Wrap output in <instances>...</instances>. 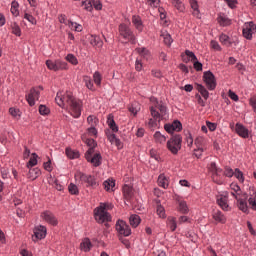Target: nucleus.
Instances as JSON below:
<instances>
[{"instance_id": "50", "label": "nucleus", "mask_w": 256, "mask_h": 256, "mask_svg": "<svg viewBox=\"0 0 256 256\" xmlns=\"http://www.w3.org/2000/svg\"><path fill=\"white\" fill-rule=\"evenodd\" d=\"M87 123L90 125V127H96L99 120L94 115H90L87 117Z\"/></svg>"}, {"instance_id": "42", "label": "nucleus", "mask_w": 256, "mask_h": 256, "mask_svg": "<svg viewBox=\"0 0 256 256\" xmlns=\"http://www.w3.org/2000/svg\"><path fill=\"white\" fill-rule=\"evenodd\" d=\"M178 210H179L180 213H182L183 215H187V214L189 213V207L187 206V202H185V201H180V202H179Z\"/></svg>"}, {"instance_id": "45", "label": "nucleus", "mask_w": 256, "mask_h": 256, "mask_svg": "<svg viewBox=\"0 0 256 256\" xmlns=\"http://www.w3.org/2000/svg\"><path fill=\"white\" fill-rule=\"evenodd\" d=\"M172 5L173 7H175V9H177V11H185V5L183 4V2H181V0H172Z\"/></svg>"}, {"instance_id": "5", "label": "nucleus", "mask_w": 256, "mask_h": 256, "mask_svg": "<svg viewBox=\"0 0 256 256\" xmlns=\"http://www.w3.org/2000/svg\"><path fill=\"white\" fill-rule=\"evenodd\" d=\"M94 218L100 224L111 222V214L105 210V204H100L94 209Z\"/></svg>"}, {"instance_id": "59", "label": "nucleus", "mask_w": 256, "mask_h": 256, "mask_svg": "<svg viewBox=\"0 0 256 256\" xmlns=\"http://www.w3.org/2000/svg\"><path fill=\"white\" fill-rule=\"evenodd\" d=\"M87 133L90 137H95V139H97V135H98V131L97 128H95V126H90V128L87 129Z\"/></svg>"}, {"instance_id": "19", "label": "nucleus", "mask_w": 256, "mask_h": 256, "mask_svg": "<svg viewBox=\"0 0 256 256\" xmlns=\"http://www.w3.org/2000/svg\"><path fill=\"white\" fill-rule=\"evenodd\" d=\"M102 159L103 157H101V154L96 153L93 156L88 157L86 161H88V163H92L93 167H99Z\"/></svg>"}, {"instance_id": "1", "label": "nucleus", "mask_w": 256, "mask_h": 256, "mask_svg": "<svg viewBox=\"0 0 256 256\" xmlns=\"http://www.w3.org/2000/svg\"><path fill=\"white\" fill-rule=\"evenodd\" d=\"M55 101L62 109H68L70 115L74 117V119H79L81 117L83 102L74 98L71 92H66L64 94L63 92H58Z\"/></svg>"}, {"instance_id": "22", "label": "nucleus", "mask_w": 256, "mask_h": 256, "mask_svg": "<svg viewBox=\"0 0 256 256\" xmlns=\"http://www.w3.org/2000/svg\"><path fill=\"white\" fill-rule=\"evenodd\" d=\"M237 207L242 213H249V206L247 205V200L243 198H238L237 200Z\"/></svg>"}, {"instance_id": "39", "label": "nucleus", "mask_w": 256, "mask_h": 256, "mask_svg": "<svg viewBox=\"0 0 256 256\" xmlns=\"http://www.w3.org/2000/svg\"><path fill=\"white\" fill-rule=\"evenodd\" d=\"M167 225L170 231H175L177 229V220L175 219V217H168Z\"/></svg>"}, {"instance_id": "60", "label": "nucleus", "mask_w": 256, "mask_h": 256, "mask_svg": "<svg viewBox=\"0 0 256 256\" xmlns=\"http://www.w3.org/2000/svg\"><path fill=\"white\" fill-rule=\"evenodd\" d=\"M39 113L40 115H49V113H51V110L49 109V107H46L45 105L41 104L39 106Z\"/></svg>"}, {"instance_id": "4", "label": "nucleus", "mask_w": 256, "mask_h": 256, "mask_svg": "<svg viewBox=\"0 0 256 256\" xmlns=\"http://www.w3.org/2000/svg\"><path fill=\"white\" fill-rule=\"evenodd\" d=\"M183 143V137H181V134L173 135L166 144V147L172 155H177L179 151H181V145Z\"/></svg>"}, {"instance_id": "12", "label": "nucleus", "mask_w": 256, "mask_h": 256, "mask_svg": "<svg viewBox=\"0 0 256 256\" xmlns=\"http://www.w3.org/2000/svg\"><path fill=\"white\" fill-rule=\"evenodd\" d=\"M41 219L48 223L49 225H52L53 227H57V224L59 223L57 221V217H55V214L49 210H45L44 212L41 213L40 215Z\"/></svg>"}, {"instance_id": "17", "label": "nucleus", "mask_w": 256, "mask_h": 256, "mask_svg": "<svg viewBox=\"0 0 256 256\" xmlns=\"http://www.w3.org/2000/svg\"><path fill=\"white\" fill-rule=\"evenodd\" d=\"M212 181L216 183V185H223L225 183V176L223 175V169H219L218 171L211 174Z\"/></svg>"}, {"instance_id": "54", "label": "nucleus", "mask_w": 256, "mask_h": 256, "mask_svg": "<svg viewBox=\"0 0 256 256\" xmlns=\"http://www.w3.org/2000/svg\"><path fill=\"white\" fill-rule=\"evenodd\" d=\"M66 61H68V63H71V65H79V60H77V57H75V55L73 54H68L66 56Z\"/></svg>"}, {"instance_id": "34", "label": "nucleus", "mask_w": 256, "mask_h": 256, "mask_svg": "<svg viewBox=\"0 0 256 256\" xmlns=\"http://www.w3.org/2000/svg\"><path fill=\"white\" fill-rule=\"evenodd\" d=\"M103 186L105 191H113V189L115 188V180L113 179L105 180L103 182Z\"/></svg>"}, {"instance_id": "64", "label": "nucleus", "mask_w": 256, "mask_h": 256, "mask_svg": "<svg viewBox=\"0 0 256 256\" xmlns=\"http://www.w3.org/2000/svg\"><path fill=\"white\" fill-rule=\"evenodd\" d=\"M172 126L174 127V131H181L183 129V124H181V122L179 120H175L173 123H172Z\"/></svg>"}, {"instance_id": "49", "label": "nucleus", "mask_w": 256, "mask_h": 256, "mask_svg": "<svg viewBox=\"0 0 256 256\" xmlns=\"http://www.w3.org/2000/svg\"><path fill=\"white\" fill-rule=\"evenodd\" d=\"M68 191L70 195H79V187L74 183H70L68 186Z\"/></svg>"}, {"instance_id": "56", "label": "nucleus", "mask_w": 256, "mask_h": 256, "mask_svg": "<svg viewBox=\"0 0 256 256\" xmlns=\"http://www.w3.org/2000/svg\"><path fill=\"white\" fill-rule=\"evenodd\" d=\"M223 175H224V177L231 178V177H234L235 171H233V169H232L231 167L226 166V167L224 168Z\"/></svg>"}, {"instance_id": "38", "label": "nucleus", "mask_w": 256, "mask_h": 256, "mask_svg": "<svg viewBox=\"0 0 256 256\" xmlns=\"http://www.w3.org/2000/svg\"><path fill=\"white\" fill-rule=\"evenodd\" d=\"M107 123H108V127L113 131V133H117V131H119V127L115 123V120L113 119V117L109 116Z\"/></svg>"}, {"instance_id": "30", "label": "nucleus", "mask_w": 256, "mask_h": 256, "mask_svg": "<svg viewBox=\"0 0 256 256\" xmlns=\"http://www.w3.org/2000/svg\"><path fill=\"white\" fill-rule=\"evenodd\" d=\"M68 27L71 29V31H76L77 33H81L83 31V26L81 24H78L77 22H73L70 20L68 22Z\"/></svg>"}, {"instance_id": "52", "label": "nucleus", "mask_w": 256, "mask_h": 256, "mask_svg": "<svg viewBox=\"0 0 256 256\" xmlns=\"http://www.w3.org/2000/svg\"><path fill=\"white\" fill-rule=\"evenodd\" d=\"M9 113L14 117V119H21V110L17 108H10Z\"/></svg>"}, {"instance_id": "58", "label": "nucleus", "mask_w": 256, "mask_h": 256, "mask_svg": "<svg viewBox=\"0 0 256 256\" xmlns=\"http://www.w3.org/2000/svg\"><path fill=\"white\" fill-rule=\"evenodd\" d=\"M203 143H205V138L203 136H198L194 140V144L196 145L197 149L203 148Z\"/></svg>"}, {"instance_id": "8", "label": "nucleus", "mask_w": 256, "mask_h": 256, "mask_svg": "<svg viewBox=\"0 0 256 256\" xmlns=\"http://www.w3.org/2000/svg\"><path fill=\"white\" fill-rule=\"evenodd\" d=\"M203 81L208 89V91H215L217 87V80H215V75L211 71H206L203 74Z\"/></svg>"}, {"instance_id": "24", "label": "nucleus", "mask_w": 256, "mask_h": 256, "mask_svg": "<svg viewBox=\"0 0 256 256\" xmlns=\"http://www.w3.org/2000/svg\"><path fill=\"white\" fill-rule=\"evenodd\" d=\"M230 189V195H232L236 200L239 199V195H241V187L237 183H232L230 185Z\"/></svg>"}, {"instance_id": "25", "label": "nucleus", "mask_w": 256, "mask_h": 256, "mask_svg": "<svg viewBox=\"0 0 256 256\" xmlns=\"http://www.w3.org/2000/svg\"><path fill=\"white\" fill-rule=\"evenodd\" d=\"M157 183L159 187H162V189H167L169 187V179L165 174L159 175Z\"/></svg>"}, {"instance_id": "7", "label": "nucleus", "mask_w": 256, "mask_h": 256, "mask_svg": "<svg viewBox=\"0 0 256 256\" xmlns=\"http://www.w3.org/2000/svg\"><path fill=\"white\" fill-rule=\"evenodd\" d=\"M46 66L50 71H67L69 69L67 62L61 60H47Z\"/></svg>"}, {"instance_id": "55", "label": "nucleus", "mask_w": 256, "mask_h": 256, "mask_svg": "<svg viewBox=\"0 0 256 256\" xmlns=\"http://www.w3.org/2000/svg\"><path fill=\"white\" fill-rule=\"evenodd\" d=\"M105 133L108 141L111 143V145H113L117 139V136L114 133H111V130H106Z\"/></svg>"}, {"instance_id": "37", "label": "nucleus", "mask_w": 256, "mask_h": 256, "mask_svg": "<svg viewBox=\"0 0 256 256\" xmlns=\"http://www.w3.org/2000/svg\"><path fill=\"white\" fill-rule=\"evenodd\" d=\"M93 81L96 87H101V82L103 81V76L99 71L94 72L93 74Z\"/></svg>"}, {"instance_id": "20", "label": "nucleus", "mask_w": 256, "mask_h": 256, "mask_svg": "<svg viewBox=\"0 0 256 256\" xmlns=\"http://www.w3.org/2000/svg\"><path fill=\"white\" fill-rule=\"evenodd\" d=\"M132 24L134 25L135 29L141 33L143 31V20H141V16L133 15L132 16Z\"/></svg>"}, {"instance_id": "31", "label": "nucleus", "mask_w": 256, "mask_h": 256, "mask_svg": "<svg viewBox=\"0 0 256 256\" xmlns=\"http://www.w3.org/2000/svg\"><path fill=\"white\" fill-rule=\"evenodd\" d=\"M39 175H41V170H39V168H33V169L30 168L28 172V179L35 181V179H37Z\"/></svg>"}, {"instance_id": "36", "label": "nucleus", "mask_w": 256, "mask_h": 256, "mask_svg": "<svg viewBox=\"0 0 256 256\" xmlns=\"http://www.w3.org/2000/svg\"><path fill=\"white\" fill-rule=\"evenodd\" d=\"M10 11L14 17H19V2L12 1Z\"/></svg>"}, {"instance_id": "47", "label": "nucleus", "mask_w": 256, "mask_h": 256, "mask_svg": "<svg viewBox=\"0 0 256 256\" xmlns=\"http://www.w3.org/2000/svg\"><path fill=\"white\" fill-rule=\"evenodd\" d=\"M234 177L240 182L245 183V176L243 175V172L239 170V168H236L234 170Z\"/></svg>"}, {"instance_id": "11", "label": "nucleus", "mask_w": 256, "mask_h": 256, "mask_svg": "<svg viewBox=\"0 0 256 256\" xmlns=\"http://www.w3.org/2000/svg\"><path fill=\"white\" fill-rule=\"evenodd\" d=\"M45 237H47V227L43 225L36 226L34 228V235L32 236V241L37 243V241L45 239Z\"/></svg>"}, {"instance_id": "6", "label": "nucleus", "mask_w": 256, "mask_h": 256, "mask_svg": "<svg viewBox=\"0 0 256 256\" xmlns=\"http://www.w3.org/2000/svg\"><path fill=\"white\" fill-rule=\"evenodd\" d=\"M118 31H119L120 37L125 39V41H129L132 45H135V43H137V38L135 37V33H133V30H131V28L127 24L125 23L120 24L118 27Z\"/></svg>"}, {"instance_id": "57", "label": "nucleus", "mask_w": 256, "mask_h": 256, "mask_svg": "<svg viewBox=\"0 0 256 256\" xmlns=\"http://www.w3.org/2000/svg\"><path fill=\"white\" fill-rule=\"evenodd\" d=\"M162 37L164 39V43L165 45H167L168 47H170L171 43H173V38H171V34L169 33H163Z\"/></svg>"}, {"instance_id": "29", "label": "nucleus", "mask_w": 256, "mask_h": 256, "mask_svg": "<svg viewBox=\"0 0 256 256\" xmlns=\"http://www.w3.org/2000/svg\"><path fill=\"white\" fill-rule=\"evenodd\" d=\"M217 21L219 23V25H221V27H227L229 25H231V20L229 19V17H227L226 15H219L217 18Z\"/></svg>"}, {"instance_id": "51", "label": "nucleus", "mask_w": 256, "mask_h": 256, "mask_svg": "<svg viewBox=\"0 0 256 256\" xmlns=\"http://www.w3.org/2000/svg\"><path fill=\"white\" fill-rule=\"evenodd\" d=\"M128 109L130 113H132V115H137V113H139V109L141 108L139 107V104L135 102V103H132Z\"/></svg>"}, {"instance_id": "53", "label": "nucleus", "mask_w": 256, "mask_h": 256, "mask_svg": "<svg viewBox=\"0 0 256 256\" xmlns=\"http://www.w3.org/2000/svg\"><path fill=\"white\" fill-rule=\"evenodd\" d=\"M207 168H208L209 173H211V175L221 169L220 167L217 166V163H215V162H211L210 164H208Z\"/></svg>"}, {"instance_id": "14", "label": "nucleus", "mask_w": 256, "mask_h": 256, "mask_svg": "<svg viewBox=\"0 0 256 256\" xmlns=\"http://www.w3.org/2000/svg\"><path fill=\"white\" fill-rule=\"evenodd\" d=\"M216 203L222 209V211H229L231 206H229V196L220 194L216 196Z\"/></svg>"}, {"instance_id": "16", "label": "nucleus", "mask_w": 256, "mask_h": 256, "mask_svg": "<svg viewBox=\"0 0 256 256\" xmlns=\"http://www.w3.org/2000/svg\"><path fill=\"white\" fill-rule=\"evenodd\" d=\"M235 131L239 137H242V139H249V129H247L243 124L236 123Z\"/></svg>"}, {"instance_id": "43", "label": "nucleus", "mask_w": 256, "mask_h": 256, "mask_svg": "<svg viewBox=\"0 0 256 256\" xmlns=\"http://www.w3.org/2000/svg\"><path fill=\"white\" fill-rule=\"evenodd\" d=\"M154 139L156 141V143H165V141H167V137L163 134H161V132L156 131L154 133Z\"/></svg>"}, {"instance_id": "28", "label": "nucleus", "mask_w": 256, "mask_h": 256, "mask_svg": "<svg viewBox=\"0 0 256 256\" xmlns=\"http://www.w3.org/2000/svg\"><path fill=\"white\" fill-rule=\"evenodd\" d=\"M65 153L68 159H79V157H81L78 150H73L71 148H66Z\"/></svg>"}, {"instance_id": "46", "label": "nucleus", "mask_w": 256, "mask_h": 256, "mask_svg": "<svg viewBox=\"0 0 256 256\" xmlns=\"http://www.w3.org/2000/svg\"><path fill=\"white\" fill-rule=\"evenodd\" d=\"M37 157H39L37 153H32V156L30 157V160L27 163L28 169H31V167H35V165H37Z\"/></svg>"}, {"instance_id": "33", "label": "nucleus", "mask_w": 256, "mask_h": 256, "mask_svg": "<svg viewBox=\"0 0 256 256\" xmlns=\"http://www.w3.org/2000/svg\"><path fill=\"white\" fill-rule=\"evenodd\" d=\"M83 82L85 83V87H87L89 91H95V85L93 84V80L89 76H84Z\"/></svg>"}, {"instance_id": "63", "label": "nucleus", "mask_w": 256, "mask_h": 256, "mask_svg": "<svg viewBox=\"0 0 256 256\" xmlns=\"http://www.w3.org/2000/svg\"><path fill=\"white\" fill-rule=\"evenodd\" d=\"M24 19H26V21H29V23H31L32 25H37V19H35L31 14L25 13Z\"/></svg>"}, {"instance_id": "10", "label": "nucleus", "mask_w": 256, "mask_h": 256, "mask_svg": "<svg viewBox=\"0 0 256 256\" xmlns=\"http://www.w3.org/2000/svg\"><path fill=\"white\" fill-rule=\"evenodd\" d=\"M115 227L118 235L122 237H129L131 235V228L127 225L126 221L118 220Z\"/></svg>"}, {"instance_id": "9", "label": "nucleus", "mask_w": 256, "mask_h": 256, "mask_svg": "<svg viewBox=\"0 0 256 256\" xmlns=\"http://www.w3.org/2000/svg\"><path fill=\"white\" fill-rule=\"evenodd\" d=\"M255 33H256V25L253 23V21L244 23L243 29H242V35L245 39H247L248 41H251Z\"/></svg>"}, {"instance_id": "48", "label": "nucleus", "mask_w": 256, "mask_h": 256, "mask_svg": "<svg viewBox=\"0 0 256 256\" xmlns=\"http://www.w3.org/2000/svg\"><path fill=\"white\" fill-rule=\"evenodd\" d=\"M156 213L160 219H165L167 217V214H165V208L161 206V204H158L156 207Z\"/></svg>"}, {"instance_id": "41", "label": "nucleus", "mask_w": 256, "mask_h": 256, "mask_svg": "<svg viewBox=\"0 0 256 256\" xmlns=\"http://www.w3.org/2000/svg\"><path fill=\"white\" fill-rule=\"evenodd\" d=\"M248 203H249L251 209H253V211H256V192L255 191H253L250 194V197L248 199Z\"/></svg>"}, {"instance_id": "32", "label": "nucleus", "mask_w": 256, "mask_h": 256, "mask_svg": "<svg viewBox=\"0 0 256 256\" xmlns=\"http://www.w3.org/2000/svg\"><path fill=\"white\" fill-rule=\"evenodd\" d=\"M90 43L93 47H103V40L97 35L91 36Z\"/></svg>"}, {"instance_id": "35", "label": "nucleus", "mask_w": 256, "mask_h": 256, "mask_svg": "<svg viewBox=\"0 0 256 256\" xmlns=\"http://www.w3.org/2000/svg\"><path fill=\"white\" fill-rule=\"evenodd\" d=\"M129 221L132 227H139V224L141 223V218L139 217V215L133 214L130 216Z\"/></svg>"}, {"instance_id": "18", "label": "nucleus", "mask_w": 256, "mask_h": 256, "mask_svg": "<svg viewBox=\"0 0 256 256\" xmlns=\"http://www.w3.org/2000/svg\"><path fill=\"white\" fill-rule=\"evenodd\" d=\"M123 197L126 201H131L133 199V186L125 184L122 188Z\"/></svg>"}, {"instance_id": "27", "label": "nucleus", "mask_w": 256, "mask_h": 256, "mask_svg": "<svg viewBox=\"0 0 256 256\" xmlns=\"http://www.w3.org/2000/svg\"><path fill=\"white\" fill-rule=\"evenodd\" d=\"M196 90L198 91V93H200L201 97H203L205 101L209 99V91H207V88H205V86H203L202 84H196Z\"/></svg>"}, {"instance_id": "21", "label": "nucleus", "mask_w": 256, "mask_h": 256, "mask_svg": "<svg viewBox=\"0 0 256 256\" xmlns=\"http://www.w3.org/2000/svg\"><path fill=\"white\" fill-rule=\"evenodd\" d=\"M80 249L84 251V253H89V251L93 249V243H91L89 238H84L80 243Z\"/></svg>"}, {"instance_id": "2", "label": "nucleus", "mask_w": 256, "mask_h": 256, "mask_svg": "<svg viewBox=\"0 0 256 256\" xmlns=\"http://www.w3.org/2000/svg\"><path fill=\"white\" fill-rule=\"evenodd\" d=\"M150 113L153 118H150L148 121L149 127H157V121H163L167 118V106L156 102L155 106L150 107Z\"/></svg>"}, {"instance_id": "13", "label": "nucleus", "mask_w": 256, "mask_h": 256, "mask_svg": "<svg viewBox=\"0 0 256 256\" xmlns=\"http://www.w3.org/2000/svg\"><path fill=\"white\" fill-rule=\"evenodd\" d=\"M41 92L37 88H32L30 92L26 95V101L30 107H34L35 101H39Z\"/></svg>"}, {"instance_id": "3", "label": "nucleus", "mask_w": 256, "mask_h": 256, "mask_svg": "<svg viewBox=\"0 0 256 256\" xmlns=\"http://www.w3.org/2000/svg\"><path fill=\"white\" fill-rule=\"evenodd\" d=\"M75 179H78L80 185H83L88 189H97V187H99V181H97V177H95V175L77 172L75 174Z\"/></svg>"}, {"instance_id": "61", "label": "nucleus", "mask_w": 256, "mask_h": 256, "mask_svg": "<svg viewBox=\"0 0 256 256\" xmlns=\"http://www.w3.org/2000/svg\"><path fill=\"white\" fill-rule=\"evenodd\" d=\"M185 55H186V57H189V59H190V61H192V63L197 61V56L191 50H185Z\"/></svg>"}, {"instance_id": "23", "label": "nucleus", "mask_w": 256, "mask_h": 256, "mask_svg": "<svg viewBox=\"0 0 256 256\" xmlns=\"http://www.w3.org/2000/svg\"><path fill=\"white\" fill-rule=\"evenodd\" d=\"M191 9H193L192 15L196 17V19H201V12L199 11V4L197 0H190Z\"/></svg>"}, {"instance_id": "15", "label": "nucleus", "mask_w": 256, "mask_h": 256, "mask_svg": "<svg viewBox=\"0 0 256 256\" xmlns=\"http://www.w3.org/2000/svg\"><path fill=\"white\" fill-rule=\"evenodd\" d=\"M212 218L214 219L215 223H221V225H225L227 223V217L221 210H214L212 212Z\"/></svg>"}, {"instance_id": "62", "label": "nucleus", "mask_w": 256, "mask_h": 256, "mask_svg": "<svg viewBox=\"0 0 256 256\" xmlns=\"http://www.w3.org/2000/svg\"><path fill=\"white\" fill-rule=\"evenodd\" d=\"M58 21L59 23H62L63 25H69V22H71V20L67 19V16L65 14H61L58 16Z\"/></svg>"}, {"instance_id": "40", "label": "nucleus", "mask_w": 256, "mask_h": 256, "mask_svg": "<svg viewBox=\"0 0 256 256\" xmlns=\"http://www.w3.org/2000/svg\"><path fill=\"white\" fill-rule=\"evenodd\" d=\"M137 53H139V55H141V57H143L144 59H149V57H151V53L149 52V50H147V48L142 47V48H136Z\"/></svg>"}, {"instance_id": "26", "label": "nucleus", "mask_w": 256, "mask_h": 256, "mask_svg": "<svg viewBox=\"0 0 256 256\" xmlns=\"http://www.w3.org/2000/svg\"><path fill=\"white\" fill-rule=\"evenodd\" d=\"M219 41L224 47H231L233 45V40L227 34H221Z\"/></svg>"}, {"instance_id": "44", "label": "nucleus", "mask_w": 256, "mask_h": 256, "mask_svg": "<svg viewBox=\"0 0 256 256\" xmlns=\"http://www.w3.org/2000/svg\"><path fill=\"white\" fill-rule=\"evenodd\" d=\"M11 29L13 35H16V37H21V27H19V24H17V22H13L11 24Z\"/></svg>"}]
</instances>
